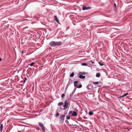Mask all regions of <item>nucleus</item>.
<instances>
[{"instance_id": "obj_15", "label": "nucleus", "mask_w": 132, "mask_h": 132, "mask_svg": "<svg viewBox=\"0 0 132 132\" xmlns=\"http://www.w3.org/2000/svg\"><path fill=\"white\" fill-rule=\"evenodd\" d=\"M42 128V130H43V132H45V127L44 126H43V127H41Z\"/></svg>"}, {"instance_id": "obj_20", "label": "nucleus", "mask_w": 132, "mask_h": 132, "mask_svg": "<svg viewBox=\"0 0 132 132\" xmlns=\"http://www.w3.org/2000/svg\"><path fill=\"white\" fill-rule=\"evenodd\" d=\"M92 83L94 84H98L99 83V82H93Z\"/></svg>"}, {"instance_id": "obj_11", "label": "nucleus", "mask_w": 132, "mask_h": 132, "mask_svg": "<svg viewBox=\"0 0 132 132\" xmlns=\"http://www.w3.org/2000/svg\"><path fill=\"white\" fill-rule=\"evenodd\" d=\"M39 125L41 127H43L44 126L42 122H39Z\"/></svg>"}, {"instance_id": "obj_3", "label": "nucleus", "mask_w": 132, "mask_h": 132, "mask_svg": "<svg viewBox=\"0 0 132 132\" xmlns=\"http://www.w3.org/2000/svg\"><path fill=\"white\" fill-rule=\"evenodd\" d=\"M68 105V101L66 100L64 102V105L63 106V107L64 108L63 110H65L67 108Z\"/></svg>"}, {"instance_id": "obj_8", "label": "nucleus", "mask_w": 132, "mask_h": 132, "mask_svg": "<svg viewBox=\"0 0 132 132\" xmlns=\"http://www.w3.org/2000/svg\"><path fill=\"white\" fill-rule=\"evenodd\" d=\"M54 19H55V21L58 23H59V20L57 19V16H56L55 15V16H54Z\"/></svg>"}, {"instance_id": "obj_1", "label": "nucleus", "mask_w": 132, "mask_h": 132, "mask_svg": "<svg viewBox=\"0 0 132 132\" xmlns=\"http://www.w3.org/2000/svg\"><path fill=\"white\" fill-rule=\"evenodd\" d=\"M49 45L52 47H55L56 46H59L61 45V42H55L52 41L49 44Z\"/></svg>"}, {"instance_id": "obj_6", "label": "nucleus", "mask_w": 132, "mask_h": 132, "mask_svg": "<svg viewBox=\"0 0 132 132\" xmlns=\"http://www.w3.org/2000/svg\"><path fill=\"white\" fill-rule=\"evenodd\" d=\"M78 81H76L74 82V85L75 87H77V83H78Z\"/></svg>"}, {"instance_id": "obj_30", "label": "nucleus", "mask_w": 132, "mask_h": 132, "mask_svg": "<svg viewBox=\"0 0 132 132\" xmlns=\"http://www.w3.org/2000/svg\"><path fill=\"white\" fill-rule=\"evenodd\" d=\"M21 132V131H18V132Z\"/></svg>"}, {"instance_id": "obj_16", "label": "nucleus", "mask_w": 132, "mask_h": 132, "mask_svg": "<svg viewBox=\"0 0 132 132\" xmlns=\"http://www.w3.org/2000/svg\"><path fill=\"white\" fill-rule=\"evenodd\" d=\"M34 64V62H32V63H31L29 64V65H30V66H33Z\"/></svg>"}, {"instance_id": "obj_18", "label": "nucleus", "mask_w": 132, "mask_h": 132, "mask_svg": "<svg viewBox=\"0 0 132 132\" xmlns=\"http://www.w3.org/2000/svg\"><path fill=\"white\" fill-rule=\"evenodd\" d=\"M81 65H82L86 66L87 65V64L85 63H81Z\"/></svg>"}, {"instance_id": "obj_27", "label": "nucleus", "mask_w": 132, "mask_h": 132, "mask_svg": "<svg viewBox=\"0 0 132 132\" xmlns=\"http://www.w3.org/2000/svg\"><path fill=\"white\" fill-rule=\"evenodd\" d=\"M114 6L115 7H116V4L115 3H114Z\"/></svg>"}, {"instance_id": "obj_19", "label": "nucleus", "mask_w": 132, "mask_h": 132, "mask_svg": "<svg viewBox=\"0 0 132 132\" xmlns=\"http://www.w3.org/2000/svg\"><path fill=\"white\" fill-rule=\"evenodd\" d=\"M93 114V112H89V114L90 115H92Z\"/></svg>"}, {"instance_id": "obj_17", "label": "nucleus", "mask_w": 132, "mask_h": 132, "mask_svg": "<svg viewBox=\"0 0 132 132\" xmlns=\"http://www.w3.org/2000/svg\"><path fill=\"white\" fill-rule=\"evenodd\" d=\"M70 117L69 116H66V118L67 119H70Z\"/></svg>"}, {"instance_id": "obj_23", "label": "nucleus", "mask_w": 132, "mask_h": 132, "mask_svg": "<svg viewBox=\"0 0 132 132\" xmlns=\"http://www.w3.org/2000/svg\"><path fill=\"white\" fill-rule=\"evenodd\" d=\"M59 113H57L56 114V117H58V116H59Z\"/></svg>"}, {"instance_id": "obj_25", "label": "nucleus", "mask_w": 132, "mask_h": 132, "mask_svg": "<svg viewBox=\"0 0 132 132\" xmlns=\"http://www.w3.org/2000/svg\"><path fill=\"white\" fill-rule=\"evenodd\" d=\"M64 96V94H63L61 95V97H63Z\"/></svg>"}, {"instance_id": "obj_9", "label": "nucleus", "mask_w": 132, "mask_h": 132, "mask_svg": "<svg viewBox=\"0 0 132 132\" xmlns=\"http://www.w3.org/2000/svg\"><path fill=\"white\" fill-rule=\"evenodd\" d=\"M86 73L85 72H80L78 73V75H84L86 74Z\"/></svg>"}, {"instance_id": "obj_13", "label": "nucleus", "mask_w": 132, "mask_h": 132, "mask_svg": "<svg viewBox=\"0 0 132 132\" xmlns=\"http://www.w3.org/2000/svg\"><path fill=\"white\" fill-rule=\"evenodd\" d=\"M74 72H72L70 75V77H73L74 76Z\"/></svg>"}, {"instance_id": "obj_29", "label": "nucleus", "mask_w": 132, "mask_h": 132, "mask_svg": "<svg viewBox=\"0 0 132 132\" xmlns=\"http://www.w3.org/2000/svg\"><path fill=\"white\" fill-rule=\"evenodd\" d=\"M22 54L23 53V51H22Z\"/></svg>"}, {"instance_id": "obj_2", "label": "nucleus", "mask_w": 132, "mask_h": 132, "mask_svg": "<svg viewBox=\"0 0 132 132\" xmlns=\"http://www.w3.org/2000/svg\"><path fill=\"white\" fill-rule=\"evenodd\" d=\"M65 116V114H61L60 117V123H63L64 120V118Z\"/></svg>"}, {"instance_id": "obj_22", "label": "nucleus", "mask_w": 132, "mask_h": 132, "mask_svg": "<svg viewBox=\"0 0 132 132\" xmlns=\"http://www.w3.org/2000/svg\"><path fill=\"white\" fill-rule=\"evenodd\" d=\"M81 87L82 85H79V86H77V87L78 88H81Z\"/></svg>"}, {"instance_id": "obj_5", "label": "nucleus", "mask_w": 132, "mask_h": 132, "mask_svg": "<svg viewBox=\"0 0 132 132\" xmlns=\"http://www.w3.org/2000/svg\"><path fill=\"white\" fill-rule=\"evenodd\" d=\"M91 9V7H86L84 6L82 7V10H88V9Z\"/></svg>"}, {"instance_id": "obj_4", "label": "nucleus", "mask_w": 132, "mask_h": 132, "mask_svg": "<svg viewBox=\"0 0 132 132\" xmlns=\"http://www.w3.org/2000/svg\"><path fill=\"white\" fill-rule=\"evenodd\" d=\"M69 113V114L72 113V116L74 117H76L78 115V114L75 111H70Z\"/></svg>"}, {"instance_id": "obj_28", "label": "nucleus", "mask_w": 132, "mask_h": 132, "mask_svg": "<svg viewBox=\"0 0 132 132\" xmlns=\"http://www.w3.org/2000/svg\"><path fill=\"white\" fill-rule=\"evenodd\" d=\"M2 60V59L1 58H0V62Z\"/></svg>"}, {"instance_id": "obj_12", "label": "nucleus", "mask_w": 132, "mask_h": 132, "mask_svg": "<svg viewBox=\"0 0 132 132\" xmlns=\"http://www.w3.org/2000/svg\"><path fill=\"white\" fill-rule=\"evenodd\" d=\"M63 103L62 102H59L58 103L57 105L59 106H60L63 105Z\"/></svg>"}, {"instance_id": "obj_7", "label": "nucleus", "mask_w": 132, "mask_h": 132, "mask_svg": "<svg viewBox=\"0 0 132 132\" xmlns=\"http://www.w3.org/2000/svg\"><path fill=\"white\" fill-rule=\"evenodd\" d=\"M79 75V77L80 79H84L85 78V76H83L81 75Z\"/></svg>"}, {"instance_id": "obj_14", "label": "nucleus", "mask_w": 132, "mask_h": 132, "mask_svg": "<svg viewBox=\"0 0 132 132\" xmlns=\"http://www.w3.org/2000/svg\"><path fill=\"white\" fill-rule=\"evenodd\" d=\"M98 63L101 66H102L104 65V64L103 63H102L101 62H99Z\"/></svg>"}, {"instance_id": "obj_10", "label": "nucleus", "mask_w": 132, "mask_h": 132, "mask_svg": "<svg viewBox=\"0 0 132 132\" xmlns=\"http://www.w3.org/2000/svg\"><path fill=\"white\" fill-rule=\"evenodd\" d=\"M101 76V74L100 73H97L96 75V77H100Z\"/></svg>"}, {"instance_id": "obj_26", "label": "nucleus", "mask_w": 132, "mask_h": 132, "mask_svg": "<svg viewBox=\"0 0 132 132\" xmlns=\"http://www.w3.org/2000/svg\"><path fill=\"white\" fill-rule=\"evenodd\" d=\"M27 78H25V80H24V82H25V81L26 80H27Z\"/></svg>"}, {"instance_id": "obj_21", "label": "nucleus", "mask_w": 132, "mask_h": 132, "mask_svg": "<svg viewBox=\"0 0 132 132\" xmlns=\"http://www.w3.org/2000/svg\"><path fill=\"white\" fill-rule=\"evenodd\" d=\"M128 93H126L125 94V95H123V96H121V97H124V96H126L127 95H128Z\"/></svg>"}, {"instance_id": "obj_24", "label": "nucleus", "mask_w": 132, "mask_h": 132, "mask_svg": "<svg viewBox=\"0 0 132 132\" xmlns=\"http://www.w3.org/2000/svg\"><path fill=\"white\" fill-rule=\"evenodd\" d=\"M0 128L1 129V130H2V128H3V125H2V124L1 125V127H0Z\"/></svg>"}]
</instances>
